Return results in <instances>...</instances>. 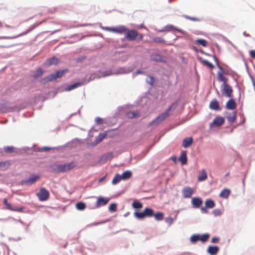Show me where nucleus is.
<instances>
[{"label":"nucleus","instance_id":"39448f33","mask_svg":"<svg viewBox=\"0 0 255 255\" xmlns=\"http://www.w3.org/2000/svg\"><path fill=\"white\" fill-rule=\"evenodd\" d=\"M172 105L170 106L166 110V111L160 115H159L154 121H153L150 125L158 124L161 123L164 119L167 118L169 115V112L171 110Z\"/></svg>","mask_w":255,"mask_h":255},{"label":"nucleus","instance_id":"3c124183","mask_svg":"<svg viewBox=\"0 0 255 255\" xmlns=\"http://www.w3.org/2000/svg\"><path fill=\"white\" fill-rule=\"evenodd\" d=\"M112 74V73L111 71H105L103 73V76L104 77H106V76H110V75H111Z\"/></svg>","mask_w":255,"mask_h":255},{"label":"nucleus","instance_id":"a18cd8bd","mask_svg":"<svg viewBox=\"0 0 255 255\" xmlns=\"http://www.w3.org/2000/svg\"><path fill=\"white\" fill-rule=\"evenodd\" d=\"M147 82L149 84L152 85L153 84V83H154V78H153V77H152V76H148V79L147 80Z\"/></svg>","mask_w":255,"mask_h":255},{"label":"nucleus","instance_id":"dca6fc26","mask_svg":"<svg viewBox=\"0 0 255 255\" xmlns=\"http://www.w3.org/2000/svg\"><path fill=\"white\" fill-rule=\"evenodd\" d=\"M207 178V174L205 169H202L199 171L198 181L199 182L205 181Z\"/></svg>","mask_w":255,"mask_h":255},{"label":"nucleus","instance_id":"cd10ccee","mask_svg":"<svg viewBox=\"0 0 255 255\" xmlns=\"http://www.w3.org/2000/svg\"><path fill=\"white\" fill-rule=\"evenodd\" d=\"M122 180L123 179L122 178L121 175L118 173H117L113 178L112 183L113 184L116 185Z\"/></svg>","mask_w":255,"mask_h":255},{"label":"nucleus","instance_id":"9b49d317","mask_svg":"<svg viewBox=\"0 0 255 255\" xmlns=\"http://www.w3.org/2000/svg\"><path fill=\"white\" fill-rule=\"evenodd\" d=\"M3 203L6 206V208L10 211L18 212H22L23 210L24 209V207H12L7 201V199L5 198L3 200Z\"/></svg>","mask_w":255,"mask_h":255},{"label":"nucleus","instance_id":"f8f14e48","mask_svg":"<svg viewBox=\"0 0 255 255\" xmlns=\"http://www.w3.org/2000/svg\"><path fill=\"white\" fill-rule=\"evenodd\" d=\"M110 201V198L108 197H99L97 198L95 207L97 208L100 207L102 206L106 205Z\"/></svg>","mask_w":255,"mask_h":255},{"label":"nucleus","instance_id":"680f3d73","mask_svg":"<svg viewBox=\"0 0 255 255\" xmlns=\"http://www.w3.org/2000/svg\"><path fill=\"white\" fill-rule=\"evenodd\" d=\"M176 30H177V31H178L179 32H182V30L181 29H176Z\"/></svg>","mask_w":255,"mask_h":255},{"label":"nucleus","instance_id":"0eeeda50","mask_svg":"<svg viewBox=\"0 0 255 255\" xmlns=\"http://www.w3.org/2000/svg\"><path fill=\"white\" fill-rule=\"evenodd\" d=\"M36 196L41 201L47 200L49 197V192L45 188H41Z\"/></svg>","mask_w":255,"mask_h":255},{"label":"nucleus","instance_id":"13d9d810","mask_svg":"<svg viewBox=\"0 0 255 255\" xmlns=\"http://www.w3.org/2000/svg\"><path fill=\"white\" fill-rule=\"evenodd\" d=\"M43 149L45 150H49L50 149V148L49 147H45L43 148Z\"/></svg>","mask_w":255,"mask_h":255},{"label":"nucleus","instance_id":"72a5a7b5","mask_svg":"<svg viewBox=\"0 0 255 255\" xmlns=\"http://www.w3.org/2000/svg\"><path fill=\"white\" fill-rule=\"evenodd\" d=\"M43 70L41 68L37 69L33 73V76L37 78L40 77L43 74Z\"/></svg>","mask_w":255,"mask_h":255},{"label":"nucleus","instance_id":"f704fd0d","mask_svg":"<svg viewBox=\"0 0 255 255\" xmlns=\"http://www.w3.org/2000/svg\"><path fill=\"white\" fill-rule=\"evenodd\" d=\"M209 238V235L208 234H204L202 235H199L200 241L202 243L206 242Z\"/></svg>","mask_w":255,"mask_h":255},{"label":"nucleus","instance_id":"412c9836","mask_svg":"<svg viewBox=\"0 0 255 255\" xmlns=\"http://www.w3.org/2000/svg\"><path fill=\"white\" fill-rule=\"evenodd\" d=\"M192 143L193 138L191 137H187L183 139L182 141V146L185 148H187L190 146L192 144Z\"/></svg>","mask_w":255,"mask_h":255},{"label":"nucleus","instance_id":"aec40b11","mask_svg":"<svg viewBox=\"0 0 255 255\" xmlns=\"http://www.w3.org/2000/svg\"><path fill=\"white\" fill-rule=\"evenodd\" d=\"M39 177L38 175H32L30 177L27 179L24 182L27 184H33L39 178Z\"/></svg>","mask_w":255,"mask_h":255},{"label":"nucleus","instance_id":"a878e982","mask_svg":"<svg viewBox=\"0 0 255 255\" xmlns=\"http://www.w3.org/2000/svg\"><path fill=\"white\" fill-rule=\"evenodd\" d=\"M205 206L209 209L213 208L215 206V203L212 199H207L205 201Z\"/></svg>","mask_w":255,"mask_h":255},{"label":"nucleus","instance_id":"8fccbe9b","mask_svg":"<svg viewBox=\"0 0 255 255\" xmlns=\"http://www.w3.org/2000/svg\"><path fill=\"white\" fill-rule=\"evenodd\" d=\"M250 56L255 59V50H252L250 51Z\"/></svg>","mask_w":255,"mask_h":255},{"label":"nucleus","instance_id":"7ed1b4c3","mask_svg":"<svg viewBox=\"0 0 255 255\" xmlns=\"http://www.w3.org/2000/svg\"><path fill=\"white\" fill-rule=\"evenodd\" d=\"M134 216L138 220H143L145 218L151 217L153 216V210L149 208H146L141 212H135Z\"/></svg>","mask_w":255,"mask_h":255},{"label":"nucleus","instance_id":"20e7f679","mask_svg":"<svg viewBox=\"0 0 255 255\" xmlns=\"http://www.w3.org/2000/svg\"><path fill=\"white\" fill-rule=\"evenodd\" d=\"M214 58L215 59V61L216 62L217 67L222 71V72H218V81L219 82H224L223 84H227L226 83H227V81L228 80V79L226 77L224 76L223 73H224V74H228V73L226 72L225 71L224 69L219 65L218 60L217 58L215 56L214 57Z\"/></svg>","mask_w":255,"mask_h":255},{"label":"nucleus","instance_id":"37998d69","mask_svg":"<svg viewBox=\"0 0 255 255\" xmlns=\"http://www.w3.org/2000/svg\"><path fill=\"white\" fill-rule=\"evenodd\" d=\"M106 136V134H99L98 139H97V142H101L104 138Z\"/></svg>","mask_w":255,"mask_h":255},{"label":"nucleus","instance_id":"a211bd4d","mask_svg":"<svg viewBox=\"0 0 255 255\" xmlns=\"http://www.w3.org/2000/svg\"><path fill=\"white\" fill-rule=\"evenodd\" d=\"M209 107L211 109L216 111L221 110L219 103L216 100H213L211 102Z\"/></svg>","mask_w":255,"mask_h":255},{"label":"nucleus","instance_id":"9d476101","mask_svg":"<svg viewBox=\"0 0 255 255\" xmlns=\"http://www.w3.org/2000/svg\"><path fill=\"white\" fill-rule=\"evenodd\" d=\"M225 123V119L224 118L217 116L215 118L212 123L210 124V127L212 128L213 127H219L224 124Z\"/></svg>","mask_w":255,"mask_h":255},{"label":"nucleus","instance_id":"2f4dec72","mask_svg":"<svg viewBox=\"0 0 255 255\" xmlns=\"http://www.w3.org/2000/svg\"><path fill=\"white\" fill-rule=\"evenodd\" d=\"M157 221H161L163 219L164 216H163V213L162 212H157L155 214L153 213V216Z\"/></svg>","mask_w":255,"mask_h":255},{"label":"nucleus","instance_id":"393cba45","mask_svg":"<svg viewBox=\"0 0 255 255\" xmlns=\"http://www.w3.org/2000/svg\"><path fill=\"white\" fill-rule=\"evenodd\" d=\"M121 175L123 180H126L131 178L132 172L129 170H127Z\"/></svg>","mask_w":255,"mask_h":255},{"label":"nucleus","instance_id":"ddd939ff","mask_svg":"<svg viewBox=\"0 0 255 255\" xmlns=\"http://www.w3.org/2000/svg\"><path fill=\"white\" fill-rule=\"evenodd\" d=\"M226 109L230 110H234L237 108V104L235 100L231 99L229 100L226 104Z\"/></svg>","mask_w":255,"mask_h":255},{"label":"nucleus","instance_id":"7c9ffc66","mask_svg":"<svg viewBox=\"0 0 255 255\" xmlns=\"http://www.w3.org/2000/svg\"><path fill=\"white\" fill-rule=\"evenodd\" d=\"M195 43H197V44L201 45L205 47H206L208 46L207 41L206 40L203 39H197L195 41Z\"/></svg>","mask_w":255,"mask_h":255},{"label":"nucleus","instance_id":"4c0bfd02","mask_svg":"<svg viewBox=\"0 0 255 255\" xmlns=\"http://www.w3.org/2000/svg\"><path fill=\"white\" fill-rule=\"evenodd\" d=\"M137 115V113L134 112H128L127 113V116L130 119L135 118Z\"/></svg>","mask_w":255,"mask_h":255},{"label":"nucleus","instance_id":"f257e3e1","mask_svg":"<svg viewBox=\"0 0 255 255\" xmlns=\"http://www.w3.org/2000/svg\"><path fill=\"white\" fill-rule=\"evenodd\" d=\"M76 166V162L72 161L63 164L56 165L54 170L57 172H65L73 169Z\"/></svg>","mask_w":255,"mask_h":255},{"label":"nucleus","instance_id":"052dcab7","mask_svg":"<svg viewBox=\"0 0 255 255\" xmlns=\"http://www.w3.org/2000/svg\"><path fill=\"white\" fill-rule=\"evenodd\" d=\"M176 157H171V159L173 160V161H176Z\"/></svg>","mask_w":255,"mask_h":255},{"label":"nucleus","instance_id":"58836bf2","mask_svg":"<svg viewBox=\"0 0 255 255\" xmlns=\"http://www.w3.org/2000/svg\"><path fill=\"white\" fill-rule=\"evenodd\" d=\"M132 206L134 208H141L142 205L140 202L138 201H134L132 204Z\"/></svg>","mask_w":255,"mask_h":255},{"label":"nucleus","instance_id":"ea45409f","mask_svg":"<svg viewBox=\"0 0 255 255\" xmlns=\"http://www.w3.org/2000/svg\"><path fill=\"white\" fill-rule=\"evenodd\" d=\"M109 210L110 211L114 212L117 210V204L115 203L111 204L109 207Z\"/></svg>","mask_w":255,"mask_h":255},{"label":"nucleus","instance_id":"603ef678","mask_svg":"<svg viewBox=\"0 0 255 255\" xmlns=\"http://www.w3.org/2000/svg\"><path fill=\"white\" fill-rule=\"evenodd\" d=\"M219 241V239L218 237H214L212 240H211V242L212 243H218Z\"/></svg>","mask_w":255,"mask_h":255},{"label":"nucleus","instance_id":"c03bdc74","mask_svg":"<svg viewBox=\"0 0 255 255\" xmlns=\"http://www.w3.org/2000/svg\"><path fill=\"white\" fill-rule=\"evenodd\" d=\"M214 216H217L221 215V211L219 209H215L212 211Z\"/></svg>","mask_w":255,"mask_h":255},{"label":"nucleus","instance_id":"69168bd1","mask_svg":"<svg viewBox=\"0 0 255 255\" xmlns=\"http://www.w3.org/2000/svg\"><path fill=\"white\" fill-rule=\"evenodd\" d=\"M171 27H172V28H174L173 26H171Z\"/></svg>","mask_w":255,"mask_h":255},{"label":"nucleus","instance_id":"c85d7f7f","mask_svg":"<svg viewBox=\"0 0 255 255\" xmlns=\"http://www.w3.org/2000/svg\"><path fill=\"white\" fill-rule=\"evenodd\" d=\"M82 83L81 82H77V83H74L73 84L71 85H70L69 86H68L66 89V91H70L75 88H76L78 87H79L80 86H81L82 85Z\"/></svg>","mask_w":255,"mask_h":255},{"label":"nucleus","instance_id":"6e6d98bb","mask_svg":"<svg viewBox=\"0 0 255 255\" xmlns=\"http://www.w3.org/2000/svg\"><path fill=\"white\" fill-rule=\"evenodd\" d=\"M138 36H139V39L142 40L143 38V34H138Z\"/></svg>","mask_w":255,"mask_h":255},{"label":"nucleus","instance_id":"e433bc0d","mask_svg":"<svg viewBox=\"0 0 255 255\" xmlns=\"http://www.w3.org/2000/svg\"><path fill=\"white\" fill-rule=\"evenodd\" d=\"M10 166L9 162H0V168L2 169H5Z\"/></svg>","mask_w":255,"mask_h":255},{"label":"nucleus","instance_id":"c9c22d12","mask_svg":"<svg viewBox=\"0 0 255 255\" xmlns=\"http://www.w3.org/2000/svg\"><path fill=\"white\" fill-rule=\"evenodd\" d=\"M76 207L79 210H83L86 208V205L84 203L80 202L76 204Z\"/></svg>","mask_w":255,"mask_h":255},{"label":"nucleus","instance_id":"e2e57ef3","mask_svg":"<svg viewBox=\"0 0 255 255\" xmlns=\"http://www.w3.org/2000/svg\"><path fill=\"white\" fill-rule=\"evenodd\" d=\"M89 25V24H82V25H81V26H87V25Z\"/></svg>","mask_w":255,"mask_h":255},{"label":"nucleus","instance_id":"f03ea898","mask_svg":"<svg viewBox=\"0 0 255 255\" xmlns=\"http://www.w3.org/2000/svg\"><path fill=\"white\" fill-rule=\"evenodd\" d=\"M68 70L67 69L57 71L55 73L51 74L42 80V83L50 82L57 78L62 77Z\"/></svg>","mask_w":255,"mask_h":255},{"label":"nucleus","instance_id":"338daca9","mask_svg":"<svg viewBox=\"0 0 255 255\" xmlns=\"http://www.w3.org/2000/svg\"><path fill=\"white\" fill-rule=\"evenodd\" d=\"M1 47H2V46H0V48H1Z\"/></svg>","mask_w":255,"mask_h":255},{"label":"nucleus","instance_id":"0e129e2a","mask_svg":"<svg viewBox=\"0 0 255 255\" xmlns=\"http://www.w3.org/2000/svg\"><path fill=\"white\" fill-rule=\"evenodd\" d=\"M136 73H137V74H140V73H141V72H140V71H137L136 72Z\"/></svg>","mask_w":255,"mask_h":255},{"label":"nucleus","instance_id":"2eb2a0df","mask_svg":"<svg viewBox=\"0 0 255 255\" xmlns=\"http://www.w3.org/2000/svg\"><path fill=\"white\" fill-rule=\"evenodd\" d=\"M202 200L199 197L193 198L191 200V203L194 208H199L202 204Z\"/></svg>","mask_w":255,"mask_h":255},{"label":"nucleus","instance_id":"c756f323","mask_svg":"<svg viewBox=\"0 0 255 255\" xmlns=\"http://www.w3.org/2000/svg\"><path fill=\"white\" fill-rule=\"evenodd\" d=\"M198 241H200L199 235L194 234L191 236L190 241L192 244H195Z\"/></svg>","mask_w":255,"mask_h":255},{"label":"nucleus","instance_id":"423d86ee","mask_svg":"<svg viewBox=\"0 0 255 255\" xmlns=\"http://www.w3.org/2000/svg\"><path fill=\"white\" fill-rule=\"evenodd\" d=\"M104 29L119 34H125L127 31V27L123 25H120L116 27H106L104 28Z\"/></svg>","mask_w":255,"mask_h":255},{"label":"nucleus","instance_id":"6e6552de","mask_svg":"<svg viewBox=\"0 0 255 255\" xmlns=\"http://www.w3.org/2000/svg\"><path fill=\"white\" fill-rule=\"evenodd\" d=\"M138 36V33L134 30H128L127 28L125 33V38L128 40L133 41Z\"/></svg>","mask_w":255,"mask_h":255},{"label":"nucleus","instance_id":"49530a36","mask_svg":"<svg viewBox=\"0 0 255 255\" xmlns=\"http://www.w3.org/2000/svg\"><path fill=\"white\" fill-rule=\"evenodd\" d=\"M105 223H106V221H102V222H94V223L90 224L89 226H91H91H98V225L102 224H104Z\"/></svg>","mask_w":255,"mask_h":255},{"label":"nucleus","instance_id":"473e14b6","mask_svg":"<svg viewBox=\"0 0 255 255\" xmlns=\"http://www.w3.org/2000/svg\"><path fill=\"white\" fill-rule=\"evenodd\" d=\"M201 62L204 65L207 66L211 69H213L214 68V65L206 59H202L201 60Z\"/></svg>","mask_w":255,"mask_h":255},{"label":"nucleus","instance_id":"4be33fe9","mask_svg":"<svg viewBox=\"0 0 255 255\" xmlns=\"http://www.w3.org/2000/svg\"><path fill=\"white\" fill-rule=\"evenodd\" d=\"M237 117V112L234 111L227 116V119L229 123L232 124L235 122Z\"/></svg>","mask_w":255,"mask_h":255},{"label":"nucleus","instance_id":"6ab92c4d","mask_svg":"<svg viewBox=\"0 0 255 255\" xmlns=\"http://www.w3.org/2000/svg\"><path fill=\"white\" fill-rule=\"evenodd\" d=\"M219 251V248L217 246H209L207 252L211 255H216Z\"/></svg>","mask_w":255,"mask_h":255},{"label":"nucleus","instance_id":"09e8293b","mask_svg":"<svg viewBox=\"0 0 255 255\" xmlns=\"http://www.w3.org/2000/svg\"><path fill=\"white\" fill-rule=\"evenodd\" d=\"M184 17L187 19H190L192 21H198V19L196 17H192L189 16H188V15H185V16H184Z\"/></svg>","mask_w":255,"mask_h":255},{"label":"nucleus","instance_id":"4468645a","mask_svg":"<svg viewBox=\"0 0 255 255\" xmlns=\"http://www.w3.org/2000/svg\"><path fill=\"white\" fill-rule=\"evenodd\" d=\"M183 196L185 198H190L193 194V190L189 187L184 188L182 191Z\"/></svg>","mask_w":255,"mask_h":255},{"label":"nucleus","instance_id":"5fc2aeb1","mask_svg":"<svg viewBox=\"0 0 255 255\" xmlns=\"http://www.w3.org/2000/svg\"><path fill=\"white\" fill-rule=\"evenodd\" d=\"M95 121L97 124H100L102 122V119L100 118H97Z\"/></svg>","mask_w":255,"mask_h":255},{"label":"nucleus","instance_id":"f3484780","mask_svg":"<svg viewBox=\"0 0 255 255\" xmlns=\"http://www.w3.org/2000/svg\"><path fill=\"white\" fill-rule=\"evenodd\" d=\"M59 63V59L56 57H53L47 60L45 63V66H51L52 65H57Z\"/></svg>","mask_w":255,"mask_h":255},{"label":"nucleus","instance_id":"864d4df0","mask_svg":"<svg viewBox=\"0 0 255 255\" xmlns=\"http://www.w3.org/2000/svg\"><path fill=\"white\" fill-rule=\"evenodd\" d=\"M207 208L205 206L204 207H202L201 209V211L202 213L206 214L208 213Z\"/></svg>","mask_w":255,"mask_h":255},{"label":"nucleus","instance_id":"79ce46f5","mask_svg":"<svg viewBox=\"0 0 255 255\" xmlns=\"http://www.w3.org/2000/svg\"><path fill=\"white\" fill-rule=\"evenodd\" d=\"M4 151L8 153H11L13 152L14 148L12 146H6L4 147Z\"/></svg>","mask_w":255,"mask_h":255},{"label":"nucleus","instance_id":"bf43d9fd","mask_svg":"<svg viewBox=\"0 0 255 255\" xmlns=\"http://www.w3.org/2000/svg\"><path fill=\"white\" fill-rule=\"evenodd\" d=\"M104 177H102L101 179H99V182H102L104 180Z\"/></svg>","mask_w":255,"mask_h":255},{"label":"nucleus","instance_id":"b1692460","mask_svg":"<svg viewBox=\"0 0 255 255\" xmlns=\"http://www.w3.org/2000/svg\"><path fill=\"white\" fill-rule=\"evenodd\" d=\"M150 59L153 61L159 62L162 61V56L157 53H154L150 55Z\"/></svg>","mask_w":255,"mask_h":255},{"label":"nucleus","instance_id":"a19ab883","mask_svg":"<svg viewBox=\"0 0 255 255\" xmlns=\"http://www.w3.org/2000/svg\"><path fill=\"white\" fill-rule=\"evenodd\" d=\"M153 41L163 43L165 42V40L161 37H156L153 38Z\"/></svg>","mask_w":255,"mask_h":255},{"label":"nucleus","instance_id":"1a4fd4ad","mask_svg":"<svg viewBox=\"0 0 255 255\" xmlns=\"http://www.w3.org/2000/svg\"><path fill=\"white\" fill-rule=\"evenodd\" d=\"M223 88L222 91V94L223 95H225L228 98H231L232 97V93L233 92L232 87L227 83L223 84Z\"/></svg>","mask_w":255,"mask_h":255},{"label":"nucleus","instance_id":"5701e85b","mask_svg":"<svg viewBox=\"0 0 255 255\" xmlns=\"http://www.w3.org/2000/svg\"><path fill=\"white\" fill-rule=\"evenodd\" d=\"M179 160L182 165H185L187 163V152L186 151H183L181 152Z\"/></svg>","mask_w":255,"mask_h":255},{"label":"nucleus","instance_id":"4d7b16f0","mask_svg":"<svg viewBox=\"0 0 255 255\" xmlns=\"http://www.w3.org/2000/svg\"><path fill=\"white\" fill-rule=\"evenodd\" d=\"M8 37L6 36H1L0 37V39H7Z\"/></svg>","mask_w":255,"mask_h":255},{"label":"nucleus","instance_id":"de8ad7c7","mask_svg":"<svg viewBox=\"0 0 255 255\" xmlns=\"http://www.w3.org/2000/svg\"><path fill=\"white\" fill-rule=\"evenodd\" d=\"M166 222L169 225H171L173 222V220L171 217H168L165 219Z\"/></svg>","mask_w":255,"mask_h":255},{"label":"nucleus","instance_id":"bb28decb","mask_svg":"<svg viewBox=\"0 0 255 255\" xmlns=\"http://www.w3.org/2000/svg\"><path fill=\"white\" fill-rule=\"evenodd\" d=\"M230 194V191L228 189H223L220 193V197L227 198Z\"/></svg>","mask_w":255,"mask_h":255}]
</instances>
